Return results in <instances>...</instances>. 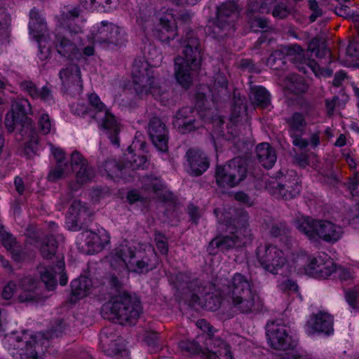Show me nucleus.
Listing matches in <instances>:
<instances>
[{"mask_svg":"<svg viewBox=\"0 0 359 359\" xmlns=\"http://www.w3.org/2000/svg\"><path fill=\"white\" fill-rule=\"evenodd\" d=\"M79 15L78 8H72L61 15L60 25L55 30V47L61 56L69 60L81 59V52L77 46L78 37L76 34L81 32L82 28L73 26L74 18Z\"/></svg>","mask_w":359,"mask_h":359,"instance_id":"1","label":"nucleus"},{"mask_svg":"<svg viewBox=\"0 0 359 359\" xmlns=\"http://www.w3.org/2000/svg\"><path fill=\"white\" fill-rule=\"evenodd\" d=\"M50 147L52 154L56 161V165L48 174L49 180L55 181L65 178L72 172L75 174L77 182L81 184L93 179L94 172L79 152L75 151L72 154L71 164H69L63 161L65 153L62 149L54 147L53 145Z\"/></svg>","mask_w":359,"mask_h":359,"instance_id":"2","label":"nucleus"},{"mask_svg":"<svg viewBox=\"0 0 359 359\" xmlns=\"http://www.w3.org/2000/svg\"><path fill=\"white\" fill-rule=\"evenodd\" d=\"M228 302L243 313L259 309V297L254 293L248 279L241 273H236L231 282L222 289Z\"/></svg>","mask_w":359,"mask_h":359,"instance_id":"3","label":"nucleus"},{"mask_svg":"<svg viewBox=\"0 0 359 359\" xmlns=\"http://www.w3.org/2000/svg\"><path fill=\"white\" fill-rule=\"evenodd\" d=\"M183 55L175 60V76L184 88H189L201 65L198 41L191 33L184 42Z\"/></svg>","mask_w":359,"mask_h":359,"instance_id":"4","label":"nucleus"},{"mask_svg":"<svg viewBox=\"0 0 359 359\" xmlns=\"http://www.w3.org/2000/svg\"><path fill=\"white\" fill-rule=\"evenodd\" d=\"M149 60L152 64L144 60H136L134 62L132 69L134 88L140 96L151 94L158 99L162 94L158 78L153 67L161 62L162 56L158 53L156 60L151 57Z\"/></svg>","mask_w":359,"mask_h":359,"instance_id":"5","label":"nucleus"},{"mask_svg":"<svg viewBox=\"0 0 359 359\" xmlns=\"http://www.w3.org/2000/svg\"><path fill=\"white\" fill-rule=\"evenodd\" d=\"M295 227L311 241L321 239L327 243H335L343 234L342 228L327 219H316L301 217L294 222Z\"/></svg>","mask_w":359,"mask_h":359,"instance_id":"6","label":"nucleus"},{"mask_svg":"<svg viewBox=\"0 0 359 359\" xmlns=\"http://www.w3.org/2000/svg\"><path fill=\"white\" fill-rule=\"evenodd\" d=\"M102 311L109 315L107 318L112 320H116L120 324H135L142 312V306L137 298L123 293L104 304Z\"/></svg>","mask_w":359,"mask_h":359,"instance_id":"7","label":"nucleus"},{"mask_svg":"<svg viewBox=\"0 0 359 359\" xmlns=\"http://www.w3.org/2000/svg\"><path fill=\"white\" fill-rule=\"evenodd\" d=\"M46 339L41 335H32L23 331L21 337H7L6 344L13 357L20 359H42L44 352L43 344Z\"/></svg>","mask_w":359,"mask_h":359,"instance_id":"8","label":"nucleus"},{"mask_svg":"<svg viewBox=\"0 0 359 359\" xmlns=\"http://www.w3.org/2000/svg\"><path fill=\"white\" fill-rule=\"evenodd\" d=\"M127 32L123 26L103 20L94 25L90 31L89 38L106 48L122 45L126 41Z\"/></svg>","mask_w":359,"mask_h":359,"instance_id":"9","label":"nucleus"},{"mask_svg":"<svg viewBox=\"0 0 359 359\" xmlns=\"http://www.w3.org/2000/svg\"><path fill=\"white\" fill-rule=\"evenodd\" d=\"M88 99L90 106L95 111V118L97 121L100 127L111 140V142L118 146V134L121 130V124L119 120L111 113L110 110L101 102L96 94H90Z\"/></svg>","mask_w":359,"mask_h":359,"instance_id":"10","label":"nucleus"},{"mask_svg":"<svg viewBox=\"0 0 359 359\" xmlns=\"http://www.w3.org/2000/svg\"><path fill=\"white\" fill-rule=\"evenodd\" d=\"M259 266L264 269H279L284 267H294V255L290 256L289 251L284 252L276 245L260 246L257 252Z\"/></svg>","mask_w":359,"mask_h":359,"instance_id":"11","label":"nucleus"},{"mask_svg":"<svg viewBox=\"0 0 359 359\" xmlns=\"http://www.w3.org/2000/svg\"><path fill=\"white\" fill-rule=\"evenodd\" d=\"M32 114V107L26 99H19L12 104L11 111L8 112L5 118V126L8 132L15 129L20 130H29L32 128L33 121L27 114Z\"/></svg>","mask_w":359,"mask_h":359,"instance_id":"12","label":"nucleus"},{"mask_svg":"<svg viewBox=\"0 0 359 359\" xmlns=\"http://www.w3.org/2000/svg\"><path fill=\"white\" fill-rule=\"evenodd\" d=\"M246 173L245 161L236 158L227 164L217 168L216 182L221 187H233L245 177Z\"/></svg>","mask_w":359,"mask_h":359,"instance_id":"13","label":"nucleus"},{"mask_svg":"<svg viewBox=\"0 0 359 359\" xmlns=\"http://www.w3.org/2000/svg\"><path fill=\"white\" fill-rule=\"evenodd\" d=\"M243 218L244 223L239 225V227L234 228L231 225L228 226V229L231 233L230 236L217 237L212 240L207 249L209 254L216 255L219 250H226L245 243V239L250 234V231L245 225L248 215L243 214Z\"/></svg>","mask_w":359,"mask_h":359,"instance_id":"14","label":"nucleus"},{"mask_svg":"<svg viewBox=\"0 0 359 359\" xmlns=\"http://www.w3.org/2000/svg\"><path fill=\"white\" fill-rule=\"evenodd\" d=\"M192 292L189 304L191 306H199L209 311H216L221 306V298L210 292L208 284L200 279H194L189 285Z\"/></svg>","mask_w":359,"mask_h":359,"instance_id":"15","label":"nucleus"},{"mask_svg":"<svg viewBox=\"0 0 359 359\" xmlns=\"http://www.w3.org/2000/svg\"><path fill=\"white\" fill-rule=\"evenodd\" d=\"M266 334L269 346L276 350L293 351L297 342L289 335L285 325L277 322L267 323Z\"/></svg>","mask_w":359,"mask_h":359,"instance_id":"16","label":"nucleus"},{"mask_svg":"<svg viewBox=\"0 0 359 359\" xmlns=\"http://www.w3.org/2000/svg\"><path fill=\"white\" fill-rule=\"evenodd\" d=\"M197 325L202 327L203 325L208 329V333L200 336H198L195 340L193 341H182L180 342V348L184 351H187L191 354H200L204 359H210V355H212L214 351H211L208 346L206 344V341L208 339H211L214 341L222 340L219 337H215L212 330V327H210L209 324L205 320H198Z\"/></svg>","mask_w":359,"mask_h":359,"instance_id":"17","label":"nucleus"},{"mask_svg":"<svg viewBox=\"0 0 359 359\" xmlns=\"http://www.w3.org/2000/svg\"><path fill=\"white\" fill-rule=\"evenodd\" d=\"M107 261L109 262L111 267L114 269H129L133 267L134 264L139 269H142L149 266L144 260H136L134 251L128 245H122L116 249L114 252L107 257Z\"/></svg>","mask_w":359,"mask_h":359,"instance_id":"18","label":"nucleus"},{"mask_svg":"<svg viewBox=\"0 0 359 359\" xmlns=\"http://www.w3.org/2000/svg\"><path fill=\"white\" fill-rule=\"evenodd\" d=\"M79 239L83 243L81 245L83 250L91 254L100 251L109 243L110 237L107 231L102 229L97 233L86 230L80 234Z\"/></svg>","mask_w":359,"mask_h":359,"instance_id":"19","label":"nucleus"},{"mask_svg":"<svg viewBox=\"0 0 359 359\" xmlns=\"http://www.w3.org/2000/svg\"><path fill=\"white\" fill-rule=\"evenodd\" d=\"M237 6L233 1L222 4L217 8L215 29L225 32L224 35L231 34L233 29L232 22L237 11Z\"/></svg>","mask_w":359,"mask_h":359,"instance_id":"20","label":"nucleus"},{"mask_svg":"<svg viewBox=\"0 0 359 359\" xmlns=\"http://www.w3.org/2000/svg\"><path fill=\"white\" fill-rule=\"evenodd\" d=\"M100 341L104 351L111 353L121 359L128 358V351L126 349L124 340L109 330H103L100 334Z\"/></svg>","mask_w":359,"mask_h":359,"instance_id":"21","label":"nucleus"},{"mask_svg":"<svg viewBox=\"0 0 359 359\" xmlns=\"http://www.w3.org/2000/svg\"><path fill=\"white\" fill-rule=\"evenodd\" d=\"M149 134L152 143L160 151L168 149V130L165 126L158 118H153L149 126Z\"/></svg>","mask_w":359,"mask_h":359,"instance_id":"22","label":"nucleus"},{"mask_svg":"<svg viewBox=\"0 0 359 359\" xmlns=\"http://www.w3.org/2000/svg\"><path fill=\"white\" fill-rule=\"evenodd\" d=\"M186 157L189 167L188 172L192 175H201L209 167L207 156L198 149H189L187 152Z\"/></svg>","mask_w":359,"mask_h":359,"instance_id":"23","label":"nucleus"},{"mask_svg":"<svg viewBox=\"0 0 359 359\" xmlns=\"http://www.w3.org/2000/svg\"><path fill=\"white\" fill-rule=\"evenodd\" d=\"M29 16V33L39 43V48L42 53L43 41L47 32L46 24L44 21V18L36 9L31 10Z\"/></svg>","mask_w":359,"mask_h":359,"instance_id":"24","label":"nucleus"},{"mask_svg":"<svg viewBox=\"0 0 359 359\" xmlns=\"http://www.w3.org/2000/svg\"><path fill=\"white\" fill-rule=\"evenodd\" d=\"M161 29L158 38L163 41H170L176 36V18L172 10H167L159 18Z\"/></svg>","mask_w":359,"mask_h":359,"instance_id":"25","label":"nucleus"},{"mask_svg":"<svg viewBox=\"0 0 359 359\" xmlns=\"http://www.w3.org/2000/svg\"><path fill=\"white\" fill-rule=\"evenodd\" d=\"M309 333H324L330 335L333 333V319L327 313H320L311 316L307 322Z\"/></svg>","mask_w":359,"mask_h":359,"instance_id":"26","label":"nucleus"},{"mask_svg":"<svg viewBox=\"0 0 359 359\" xmlns=\"http://www.w3.org/2000/svg\"><path fill=\"white\" fill-rule=\"evenodd\" d=\"M192 112L191 109L189 107L182 108L177 112L173 120V126L180 133H187L199 128L200 126L196 121L191 118Z\"/></svg>","mask_w":359,"mask_h":359,"instance_id":"27","label":"nucleus"},{"mask_svg":"<svg viewBox=\"0 0 359 359\" xmlns=\"http://www.w3.org/2000/svg\"><path fill=\"white\" fill-rule=\"evenodd\" d=\"M57 243L54 236L47 237L40 246L41 256L46 259H55V267L61 269L65 268L63 257L57 254Z\"/></svg>","mask_w":359,"mask_h":359,"instance_id":"28","label":"nucleus"},{"mask_svg":"<svg viewBox=\"0 0 359 359\" xmlns=\"http://www.w3.org/2000/svg\"><path fill=\"white\" fill-rule=\"evenodd\" d=\"M266 188L272 194L280 196L286 200L295 197L301 190V186L297 180H294L285 184L273 182V185L268 184Z\"/></svg>","mask_w":359,"mask_h":359,"instance_id":"29","label":"nucleus"},{"mask_svg":"<svg viewBox=\"0 0 359 359\" xmlns=\"http://www.w3.org/2000/svg\"><path fill=\"white\" fill-rule=\"evenodd\" d=\"M92 285L91 280L86 276H80L73 280L71 283L72 292L69 302L75 304L78 300L87 296Z\"/></svg>","mask_w":359,"mask_h":359,"instance_id":"30","label":"nucleus"},{"mask_svg":"<svg viewBox=\"0 0 359 359\" xmlns=\"http://www.w3.org/2000/svg\"><path fill=\"white\" fill-rule=\"evenodd\" d=\"M19 285L22 290L19 295V299L21 302L37 300L38 297L36 290L37 289L38 282L35 278L26 276L20 280Z\"/></svg>","mask_w":359,"mask_h":359,"instance_id":"31","label":"nucleus"},{"mask_svg":"<svg viewBox=\"0 0 359 359\" xmlns=\"http://www.w3.org/2000/svg\"><path fill=\"white\" fill-rule=\"evenodd\" d=\"M60 79L65 87H70L72 85L81 86V76L80 68L78 65L70 64L65 68L60 70Z\"/></svg>","mask_w":359,"mask_h":359,"instance_id":"32","label":"nucleus"},{"mask_svg":"<svg viewBox=\"0 0 359 359\" xmlns=\"http://www.w3.org/2000/svg\"><path fill=\"white\" fill-rule=\"evenodd\" d=\"M57 277L61 285H65L67 283L68 277L65 271H44L41 274V281L44 283L46 290L49 291L56 288Z\"/></svg>","mask_w":359,"mask_h":359,"instance_id":"33","label":"nucleus"},{"mask_svg":"<svg viewBox=\"0 0 359 359\" xmlns=\"http://www.w3.org/2000/svg\"><path fill=\"white\" fill-rule=\"evenodd\" d=\"M147 189H151L154 195L163 201H169L172 198V194L157 177H147L144 180Z\"/></svg>","mask_w":359,"mask_h":359,"instance_id":"34","label":"nucleus"},{"mask_svg":"<svg viewBox=\"0 0 359 359\" xmlns=\"http://www.w3.org/2000/svg\"><path fill=\"white\" fill-rule=\"evenodd\" d=\"M20 86L22 89L27 92L32 98H40L43 102L50 104L53 102L51 91L46 86H43L41 89L39 90L30 81H22L20 83Z\"/></svg>","mask_w":359,"mask_h":359,"instance_id":"35","label":"nucleus"},{"mask_svg":"<svg viewBox=\"0 0 359 359\" xmlns=\"http://www.w3.org/2000/svg\"><path fill=\"white\" fill-rule=\"evenodd\" d=\"M257 156L263 167L271 168L276 161V154L269 144L264 142L257 147Z\"/></svg>","mask_w":359,"mask_h":359,"instance_id":"36","label":"nucleus"},{"mask_svg":"<svg viewBox=\"0 0 359 359\" xmlns=\"http://www.w3.org/2000/svg\"><path fill=\"white\" fill-rule=\"evenodd\" d=\"M206 344L211 351H214L213 353L210 355V359H233L230 346L224 341H214L208 339Z\"/></svg>","mask_w":359,"mask_h":359,"instance_id":"37","label":"nucleus"},{"mask_svg":"<svg viewBox=\"0 0 359 359\" xmlns=\"http://www.w3.org/2000/svg\"><path fill=\"white\" fill-rule=\"evenodd\" d=\"M137 147V143L133 142L132 145L128 148V153L125 154V159L126 163L123 165L125 173L128 169H138L144 168L147 163V158L145 156L136 154H133V148Z\"/></svg>","mask_w":359,"mask_h":359,"instance_id":"38","label":"nucleus"},{"mask_svg":"<svg viewBox=\"0 0 359 359\" xmlns=\"http://www.w3.org/2000/svg\"><path fill=\"white\" fill-rule=\"evenodd\" d=\"M0 234L3 245L8 250L11 251L13 258L17 262L24 260L25 255L16 246L15 238L4 230L2 225H0Z\"/></svg>","mask_w":359,"mask_h":359,"instance_id":"39","label":"nucleus"},{"mask_svg":"<svg viewBox=\"0 0 359 359\" xmlns=\"http://www.w3.org/2000/svg\"><path fill=\"white\" fill-rule=\"evenodd\" d=\"M305 272L308 276L318 280L330 278L337 272H339L338 277L341 282H348L353 278L351 271H305Z\"/></svg>","mask_w":359,"mask_h":359,"instance_id":"40","label":"nucleus"},{"mask_svg":"<svg viewBox=\"0 0 359 359\" xmlns=\"http://www.w3.org/2000/svg\"><path fill=\"white\" fill-rule=\"evenodd\" d=\"M250 98L253 104L262 108H266L270 104L269 94L266 88L256 86L251 89Z\"/></svg>","mask_w":359,"mask_h":359,"instance_id":"41","label":"nucleus"},{"mask_svg":"<svg viewBox=\"0 0 359 359\" xmlns=\"http://www.w3.org/2000/svg\"><path fill=\"white\" fill-rule=\"evenodd\" d=\"M285 88L294 94H299L306 90L307 85L299 76L291 74L285 79Z\"/></svg>","mask_w":359,"mask_h":359,"instance_id":"42","label":"nucleus"},{"mask_svg":"<svg viewBox=\"0 0 359 359\" xmlns=\"http://www.w3.org/2000/svg\"><path fill=\"white\" fill-rule=\"evenodd\" d=\"M348 189L353 196H359V174H355L348 184ZM352 222L359 224V203L351 212Z\"/></svg>","mask_w":359,"mask_h":359,"instance_id":"43","label":"nucleus"},{"mask_svg":"<svg viewBox=\"0 0 359 359\" xmlns=\"http://www.w3.org/2000/svg\"><path fill=\"white\" fill-rule=\"evenodd\" d=\"M329 259L327 255L325 253H319L318 256L306 257L302 255L298 257V261L301 262H308L309 269H316L317 267H320L322 265L326 264V261Z\"/></svg>","mask_w":359,"mask_h":359,"instance_id":"44","label":"nucleus"},{"mask_svg":"<svg viewBox=\"0 0 359 359\" xmlns=\"http://www.w3.org/2000/svg\"><path fill=\"white\" fill-rule=\"evenodd\" d=\"M127 278L120 272L110 273L105 278L107 284L116 292H120L123 288L125 281Z\"/></svg>","mask_w":359,"mask_h":359,"instance_id":"45","label":"nucleus"},{"mask_svg":"<svg viewBox=\"0 0 359 359\" xmlns=\"http://www.w3.org/2000/svg\"><path fill=\"white\" fill-rule=\"evenodd\" d=\"M38 128L40 132L44 135H47L50 133L52 130H54V125L52 120L49 115L43 111L39 112Z\"/></svg>","mask_w":359,"mask_h":359,"instance_id":"46","label":"nucleus"},{"mask_svg":"<svg viewBox=\"0 0 359 359\" xmlns=\"http://www.w3.org/2000/svg\"><path fill=\"white\" fill-rule=\"evenodd\" d=\"M290 132H299L302 133L305 129L306 121L300 113H294L289 120Z\"/></svg>","mask_w":359,"mask_h":359,"instance_id":"47","label":"nucleus"},{"mask_svg":"<svg viewBox=\"0 0 359 359\" xmlns=\"http://www.w3.org/2000/svg\"><path fill=\"white\" fill-rule=\"evenodd\" d=\"M104 170L111 177H124L125 170L123 165L121 166L115 161H109L104 163Z\"/></svg>","mask_w":359,"mask_h":359,"instance_id":"48","label":"nucleus"},{"mask_svg":"<svg viewBox=\"0 0 359 359\" xmlns=\"http://www.w3.org/2000/svg\"><path fill=\"white\" fill-rule=\"evenodd\" d=\"M227 80L224 75L218 74L215 79L213 88L211 89L212 96L215 100H217L216 91L220 95L226 93Z\"/></svg>","mask_w":359,"mask_h":359,"instance_id":"49","label":"nucleus"},{"mask_svg":"<svg viewBox=\"0 0 359 359\" xmlns=\"http://www.w3.org/2000/svg\"><path fill=\"white\" fill-rule=\"evenodd\" d=\"M86 208L81 205L79 201H74L69 208V213L72 221L77 222L80 217L86 212Z\"/></svg>","mask_w":359,"mask_h":359,"instance_id":"50","label":"nucleus"},{"mask_svg":"<svg viewBox=\"0 0 359 359\" xmlns=\"http://www.w3.org/2000/svg\"><path fill=\"white\" fill-rule=\"evenodd\" d=\"M309 50L313 53H315V55L317 57H323L326 55L330 53L329 50H327L324 44H319L318 41L317 39H313L309 46Z\"/></svg>","mask_w":359,"mask_h":359,"instance_id":"51","label":"nucleus"},{"mask_svg":"<svg viewBox=\"0 0 359 359\" xmlns=\"http://www.w3.org/2000/svg\"><path fill=\"white\" fill-rule=\"evenodd\" d=\"M117 0H81V4L87 9H94L100 6L102 7L110 6L116 4Z\"/></svg>","mask_w":359,"mask_h":359,"instance_id":"52","label":"nucleus"},{"mask_svg":"<svg viewBox=\"0 0 359 359\" xmlns=\"http://www.w3.org/2000/svg\"><path fill=\"white\" fill-rule=\"evenodd\" d=\"M39 137L37 135L31 137L29 141L26 144L25 152L27 156L32 157L37 154L39 151Z\"/></svg>","mask_w":359,"mask_h":359,"instance_id":"53","label":"nucleus"},{"mask_svg":"<svg viewBox=\"0 0 359 359\" xmlns=\"http://www.w3.org/2000/svg\"><path fill=\"white\" fill-rule=\"evenodd\" d=\"M189 277L184 271H178L175 274V280H172V283L176 285L177 287H180L182 283L187 285V287L190 290L189 285L191 281H188ZM193 280H191L192 282Z\"/></svg>","mask_w":359,"mask_h":359,"instance_id":"54","label":"nucleus"},{"mask_svg":"<svg viewBox=\"0 0 359 359\" xmlns=\"http://www.w3.org/2000/svg\"><path fill=\"white\" fill-rule=\"evenodd\" d=\"M280 289L283 292H298L299 287L297 283L292 280L287 279L279 285Z\"/></svg>","mask_w":359,"mask_h":359,"instance_id":"55","label":"nucleus"},{"mask_svg":"<svg viewBox=\"0 0 359 359\" xmlns=\"http://www.w3.org/2000/svg\"><path fill=\"white\" fill-rule=\"evenodd\" d=\"M65 328V323L63 320L58 319L55 322V325L51 328L50 337H59L62 335Z\"/></svg>","mask_w":359,"mask_h":359,"instance_id":"56","label":"nucleus"},{"mask_svg":"<svg viewBox=\"0 0 359 359\" xmlns=\"http://www.w3.org/2000/svg\"><path fill=\"white\" fill-rule=\"evenodd\" d=\"M289 11L283 2L276 6L273 10L272 14L275 18H284L287 16Z\"/></svg>","mask_w":359,"mask_h":359,"instance_id":"57","label":"nucleus"},{"mask_svg":"<svg viewBox=\"0 0 359 359\" xmlns=\"http://www.w3.org/2000/svg\"><path fill=\"white\" fill-rule=\"evenodd\" d=\"M15 289L16 284L13 281L8 282L3 289L1 294L2 297L6 300L11 299Z\"/></svg>","mask_w":359,"mask_h":359,"instance_id":"58","label":"nucleus"},{"mask_svg":"<svg viewBox=\"0 0 359 359\" xmlns=\"http://www.w3.org/2000/svg\"><path fill=\"white\" fill-rule=\"evenodd\" d=\"M290 134L294 146L300 149H304L308 146V142L300 137L302 133H299V132H294L290 133Z\"/></svg>","mask_w":359,"mask_h":359,"instance_id":"59","label":"nucleus"},{"mask_svg":"<svg viewBox=\"0 0 359 359\" xmlns=\"http://www.w3.org/2000/svg\"><path fill=\"white\" fill-rule=\"evenodd\" d=\"M156 245L161 254H166L168 251V246L165 238L161 235H158L155 238Z\"/></svg>","mask_w":359,"mask_h":359,"instance_id":"60","label":"nucleus"},{"mask_svg":"<svg viewBox=\"0 0 359 359\" xmlns=\"http://www.w3.org/2000/svg\"><path fill=\"white\" fill-rule=\"evenodd\" d=\"M88 40L90 43L89 45L85 46L81 48H79L81 52V58L83 57H89L92 56L95 54V47L94 45L96 43H94L92 39L89 38V35L88 36Z\"/></svg>","mask_w":359,"mask_h":359,"instance_id":"61","label":"nucleus"},{"mask_svg":"<svg viewBox=\"0 0 359 359\" xmlns=\"http://www.w3.org/2000/svg\"><path fill=\"white\" fill-rule=\"evenodd\" d=\"M358 292L354 290H348L345 293V298L348 304L353 309L357 308Z\"/></svg>","mask_w":359,"mask_h":359,"instance_id":"62","label":"nucleus"},{"mask_svg":"<svg viewBox=\"0 0 359 359\" xmlns=\"http://www.w3.org/2000/svg\"><path fill=\"white\" fill-rule=\"evenodd\" d=\"M309 5L310 9L313 11L310 16V20L313 22L316 18L322 15L320 9H319L318 4L316 0H309Z\"/></svg>","mask_w":359,"mask_h":359,"instance_id":"63","label":"nucleus"},{"mask_svg":"<svg viewBox=\"0 0 359 359\" xmlns=\"http://www.w3.org/2000/svg\"><path fill=\"white\" fill-rule=\"evenodd\" d=\"M144 340L149 346H156L158 345V333L156 332H147Z\"/></svg>","mask_w":359,"mask_h":359,"instance_id":"64","label":"nucleus"}]
</instances>
